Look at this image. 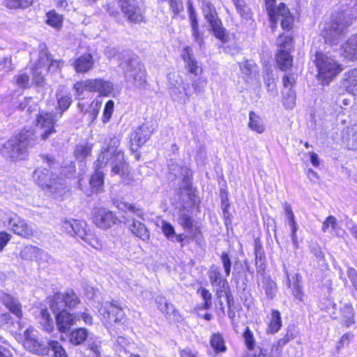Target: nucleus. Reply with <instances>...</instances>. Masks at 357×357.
Segmentation results:
<instances>
[{
  "label": "nucleus",
  "instance_id": "f257e3e1",
  "mask_svg": "<svg viewBox=\"0 0 357 357\" xmlns=\"http://www.w3.org/2000/svg\"><path fill=\"white\" fill-rule=\"evenodd\" d=\"M347 12L338 13L332 16L330 22L320 25L321 34L326 43L337 44L346 29L350 26L354 20Z\"/></svg>",
  "mask_w": 357,
  "mask_h": 357
},
{
  "label": "nucleus",
  "instance_id": "f03ea898",
  "mask_svg": "<svg viewBox=\"0 0 357 357\" xmlns=\"http://www.w3.org/2000/svg\"><path fill=\"white\" fill-rule=\"evenodd\" d=\"M33 134L30 130L21 132L17 137L12 138L4 143L1 151L11 160H21L24 158L28 148L34 146Z\"/></svg>",
  "mask_w": 357,
  "mask_h": 357
},
{
  "label": "nucleus",
  "instance_id": "7ed1b4c3",
  "mask_svg": "<svg viewBox=\"0 0 357 357\" xmlns=\"http://www.w3.org/2000/svg\"><path fill=\"white\" fill-rule=\"evenodd\" d=\"M315 65L317 68V79L324 85H328L343 70V67L333 57L322 52H317Z\"/></svg>",
  "mask_w": 357,
  "mask_h": 357
},
{
  "label": "nucleus",
  "instance_id": "20e7f679",
  "mask_svg": "<svg viewBox=\"0 0 357 357\" xmlns=\"http://www.w3.org/2000/svg\"><path fill=\"white\" fill-rule=\"evenodd\" d=\"M275 0H266V10L271 22V28L274 30L278 21H280L283 29H291L293 26L294 17L290 13L289 8L284 3H280L275 8Z\"/></svg>",
  "mask_w": 357,
  "mask_h": 357
},
{
  "label": "nucleus",
  "instance_id": "39448f33",
  "mask_svg": "<svg viewBox=\"0 0 357 357\" xmlns=\"http://www.w3.org/2000/svg\"><path fill=\"white\" fill-rule=\"evenodd\" d=\"M277 45L276 63L282 70L285 71L289 69L293 63V58L290 54L293 49L292 38L280 35L277 39Z\"/></svg>",
  "mask_w": 357,
  "mask_h": 357
},
{
  "label": "nucleus",
  "instance_id": "423d86ee",
  "mask_svg": "<svg viewBox=\"0 0 357 357\" xmlns=\"http://www.w3.org/2000/svg\"><path fill=\"white\" fill-rule=\"evenodd\" d=\"M126 79L136 86H142L146 83V70L144 65L136 60H129L121 64Z\"/></svg>",
  "mask_w": 357,
  "mask_h": 357
},
{
  "label": "nucleus",
  "instance_id": "0eeeda50",
  "mask_svg": "<svg viewBox=\"0 0 357 357\" xmlns=\"http://www.w3.org/2000/svg\"><path fill=\"white\" fill-rule=\"evenodd\" d=\"M98 310L102 317L103 321L109 325L124 323V311L114 301L101 303Z\"/></svg>",
  "mask_w": 357,
  "mask_h": 357
},
{
  "label": "nucleus",
  "instance_id": "6e6552de",
  "mask_svg": "<svg viewBox=\"0 0 357 357\" xmlns=\"http://www.w3.org/2000/svg\"><path fill=\"white\" fill-rule=\"evenodd\" d=\"M80 303V300L75 292L69 289L63 293H56L50 301V307L56 313L61 309L74 308Z\"/></svg>",
  "mask_w": 357,
  "mask_h": 357
},
{
  "label": "nucleus",
  "instance_id": "1a4fd4ad",
  "mask_svg": "<svg viewBox=\"0 0 357 357\" xmlns=\"http://www.w3.org/2000/svg\"><path fill=\"white\" fill-rule=\"evenodd\" d=\"M56 121L55 116L52 113L42 112L37 116L36 133L42 140H47L52 134L56 132Z\"/></svg>",
  "mask_w": 357,
  "mask_h": 357
},
{
  "label": "nucleus",
  "instance_id": "9d476101",
  "mask_svg": "<svg viewBox=\"0 0 357 357\" xmlns=\"http://www.w3.org/2000/svg\"><path fill=\"white\" fill-rule=\"evenodd\" d=\"M205 19L210 24L214 36L221 41H225V29L220 20L218 17L217 12L211 3H206L203 8Z\"/></svg>",
  "mask_w": 357,
  "mask_h": 357
},
{
  "label": "nucleus",
  "instance_id": "9b49d317",
  "mask_svg": "<svg viewBox=\"0 0 357 357\" xmlns=\"http://www.w3.org/2000/svg\"><path fill=\"white\" fill-rule=\"evenodd\" d=\"M120 6L125 16L131 22L138 23L144 20V8L138 0H119Z\"/></svg>",
  "mask_w": 357,
  "mask_h": 357
},
{
  "label": "nucleus",
  "instance_id": "f8f14e48",
  "mask_svg": "<svg viewBox=\"0 0 357 357\" xmlns=\"http://www.w3.org/2000/svg\"><path fill=\"white\" fill-rule=\"evenodd\" d=\"M8 225L15 234L24 238H29L36 233L33 224L28 222L16 214L9 218Z\"/></svg>",
  "mask_w": 357,
  "mask_h": 357
},
{
  "label": "nucleus",
  "instance_id": "ddd939ff",
  "mask_svg": "<svg viewBox=\"0 0 357 357\" xmlns=\"http://www.w3.org/2000/svg\"><path fill=\"white\" fill-rule=\"evenodd\" d=\"M118 140L112 139L107 147L102 149L95 162L96 169H101L107 165H112V163H114L116 155L122 153V151L118 149Z\"/></svg>",
  "mask_w": 357,
  "mask_h": 357
},
{
  "label": "nucleus",
  "instance_id": "4468645a",
  "mask_svg": "<svg viewBox=\"0 0 357 357\" xmlns=\"http://www.w3.org/2000/svg\"><path fill=\"white\" fill-rule=\"evenodd\" d=\"M36 183L43 188H54L59 190L61 184L57 183L56 179L52 178V173L46 168H38L33 174Z\"/></svg>",
  "mask_w": 357,
  "mask_h": 357
},
{
  "label": "nucleus",
  "instance_id": "2eb2a0df",
  "mask_svg": "<svg viewBox=\"0 0 357 357\" xmlns=\"http://www.w3.org/2000/svg\"><path fill=\"white\" fill-rule=\"evenodd\" d=\"M93 221L101 229H107L114 225L116 217L114 213L105 208H98L93 211Z\"/></svg>",
  "mask_w": 357,
  "mask_h": 357
},
{
  "label": "nucleus",
  "instance_id": "dca6fc26",
  "mask_svg": "<svg viewBox=\"0 0 357 357\" xmlns=\"http://www.w3.org/2000/svg\"><path fill=\"white\" fill-rule=\"evenodd\" d=\"M55 314L56 326L59 331L63 333L68 331L79 319L77 314H71L65 309H61Z\"/></svg>",
  "mask_w": 357,
  "mask_h": 357
},
{
  "label": "nucleus",
  "instance_id": "f3484780",
  "mask_svg": "<svg viewBox=\"0 0 357 357\" xmlns=\"http://www.w3.org/2000/svg\"><path fill=\"white\" fill-rule=\"evenodd\" d=\"M86 224L84 222L78 221L74 219L65 220L62 222V229L68 234L77 236L82 240L87 233Z\"/></svg>",
  "mask_w": 357,
  "mask_h": 357
},
{
  "label": "nucleus",
  "instance_id": "a211bd4d",
  "mask_svg": "<svg viewBox=\"0 0 357 357\" xmlns=\"http://www.w3.org/2000/svg\"><path fill=\"white\" fill-rule=\"evenodd\" d=\"M158 308L165 314L169 321L177 322L181 319V315L174 306L167 302L163 296H158L155 299Z\"/></svg>",
  "mask_w": 357,
  "mask_h": 357
},
{
  "label": "nucleus",
  "instance_id": "6ab92c4d",
  "mask_svg": "<svg viewBox=\"0 0 357 357\" xmlns=\"http://www.w3.org/2000/svg\"><path fill=\"white\" fill-rule=\"evenodd\" d=\"M181 57L184 62V66L188 70L189 73L197 75L199 66L190 47L186 46L184 47L181 53Z\"/></svg>",
  "mask_w": 357,
  "mask_h": 357
},
{
  "label": "nucleus",
  "instance_id": "aec40b11",
  "mask_svg": "<svg viewBox=\"0 0 357 357\" xmlns=\"http://www.w3.org/2000/svg\"><path fill=\"white\" fill-rule=\"evenodd\" d=\"M152 130L146 123H143L138 127L131 136L132 145L140 146L145 144L152 134Z\"/></svg>",
  "mask_w": 357,
  "mask_h": 357
},
{
  "label": "nucleus",
  "instance_id": "412c9836",
  "mask_svg": "<svg viewBox=\"0 0 357 357\" xmlns=\"http://www.w3.org/2000/svg\"><path fill=\"white\" fill-rule=\"evenodd\" d=\"M342 142L347 149L357 151V126L342 130Z\"/></svg>",
  "mask_w": 357,
  "mask_h": 357
},
{
  "label": "nucleus",
  "instance_id": "4be33fe9",
  "mask_svg": "<svg viewBox=\"0 0 357 357\" xmlns=\"http://www.w3.org/2000/svg\"><path fill=\"white\" fill-rule=\"evenodd\" d=\"M284 213L287 217V223L291 227V238L293 244L296 248L298 247V237L296 232L298 230V226L295 220V216L293 213L292 208L287 202L284 203Z\"/></svg>",
  "mask_w": 357,
  "mask_h": 357
},
{
  "label": "nucleus",
  "instance_id": "5701e85b",
  "mask_svg": "<svg viewBox=\"0 0 357 357\" xmlns=\"http://www.w3.org/2000/svg\"><path fill=\"white\" fill-rule=\"evenodd\" d=\"M128 229L135 236L140 240L147 242L150 238V231L146 225L133 219L132 222L128 225Z\"/></svg>",
  "mask_w": 357,
  "mask_h": 357
},
{
  "label": "nucleus",
  "instance_id": "b1692460",
  "mask_svg": "<svg viewBox=\"0 0 357 357\" xmlns=\"http://www.w3.org/2000/svg\"><path fill=\"white\" fill-rule=\"evenodd\" d=\"M0 301L7 307L9 310L20 319L22 316L20 304L17 299L11 296L10 294L4 292L0 293Z\"/></svg>",
  "mask_w": 357,
  "mask_h": 357
},
{
  "label": "nucleus",
  "instance_id": "393cba45",
  "mask_svg": "<svg viewBox=\"0 0 357 357\" xmlns=\"http://www.w3.org/2000/svg\"><path fill=\"white\" fill-rule=\"evenodd\" d=\"M169 171L175 177L183 178L188 182L191 176L190 170L185 166L178 164L175 160L171 159L168 163Z\"/></svg>",
  "mask_w": 357,
  "mask_h": 357
},
{
  "label": "nucleus",
  "instance_id": "a878e982",
  "mask_svg": "<svg viewBox=\"0 0 357 357\" xmlns=\"http://www.w3.org/2000/svg\"><path fill=\"white\" fill-rule=\"evenodd\" d=\"M93 59L91 54L79 56L74 63V68L77 73H86L93 66Z\"/></svg>",
  "mask_w": 357,
  "mask_h": 357
},
{
  "label": "nucleus",
  "instance_id": "bb28decb",
  "mask_svg": "<svg viewBox=\"0 0 357 357\" xmlns=\"http://www.w3.org/2000/svg\"><path fill=\"white\" fill-rule=\"evenodd\" d=\"M111 166L113 174L120 175L122 178L128 175V165L125 161L123 152L116 155V160Z\"/></svg>",
  "mask_w": 357,
  "mask_h": 357
},
{
  "label": "nucleus",
  "instance_id": "cd10ccee",
  "mask_svg": "<svg viewBox=\"0 0 357 357\" xmlns=\"http://www.w3.org/2000/svg\"><path fill=\"white\" fill-rule=\"evenodd\" d=\"M344 56L349 60L357 59V33L351 36L342 45Z\"/></svg>",
  "mask_w": 357,
  "mask_h": 357
},
{
  "label": "nucleus",
  "instance_id": "c85d7f7f",
  "mask_svg": "<svg viewBox=\"0 0 357 357\" xmlns=\"http://www.w3.org/2000/svg\"><path fill=\"white\" fill-rule=\"evenodd\" d=\"M36 331L33 329H26L24 333L25 337L24 347L30 351L37 353L40 351L41 344L36 339Z\"/></svg>",
  "mask_w": 357,
  "mask_h": 357
},
{
  "label": "nucleus",
  "instance_id": "c756f323",
  "mask_svg": "<svg viewBox=\"0 0 357 357\" xmlns=\"http://www.w3.org/2000/svg\"><path fill=\"white\" fill-rule=\"evenodd\" d=\"M215 287V295L218 298L225 296L228 307H231L234 303L233 296L230 291V288L227 280L214 285Z\"/></svg>",
  "mask_w": 357,
  "mask_h": 357
},
{
  "label": "nucleus",
  "instance_id": "7c9ffc66",
  "mask_svg": "<svg viewBox=\"0 0 357 357\" xmlns=\"http://www.w3.org/2000/svg\"><path fill=\"white\" fill-rule=\"evenodd\" d=\"M114 204L121 211L124 212L130 211L136 215L138 218L144 219V212L142 208L136 206L132 204L118 199L114 201Z\"/></svg>",
  "mask_w": 357,
  "mask_h": 357
},
{
  "label": "nucleus",
  "instance_id": "2f4dec72",
  "mask_svg": "<svg viewBox=\"0 0 357 357\" xmlns=\"http://www.w3.org/2000/svg\"><path fill=\"white\" fill-rule=\"evenodd\" d=\"M169 89L173 100L181 103L188 102L192 94L188 86L183 87L184 94H183L182 91L179 89V87L169 88Z\"/></svg>",
  "mask_w": 357,
  "mask_h": 357
},
{
  "label": "nucleus",
  "instance_id": "473e14b6",
  "mask_svg": "<svg viewBox=\"0 0 357 357\" xmlns=\"http://www.w3.org/2000/svg\"><path fill=\"white\" fill-rule=\"evenodd\" d=\"M44 254L47 255L41 248L30 245L21 250L20 257L24 260L32 261Z\"/></svg>",
  "mask_w": 357,
  "mask_h": 357
},
{
  "label": "nucleus",
  "instance_id": "72a5a7b5",
  "mask_svg": "<svg viewBox=\"0 0 357 357\" xmlns=\"http://www.w3.org/2000/svg\"><path fill=\"white\" fill-rule=\"evenodd\" d=\"M89 335L87 330L84 328H78L70 333L69 342L75 346L84 342Z\"/></svg>",
  "mask_w": 357,
  "mask_h": 357
},
{
  "label": "nucleus",
  "instance_id": "f704fd0d",
  "mask_svg": "<svg viewBox=\"0 0 357 357\" xmlns=\"http://www.w3.org/2000/svg\"><path fill=\"white\" fill-rule=\"evenodd\" d=\"M343 85L347 91L357 96V69H355L346 76Z\"/></svg>",
  "mask_w": 357,
  "mask_h": 357
},
{
  "label": "nucleus",
  "instance_id": "c9c22d12",
  "mask_svg": "<svg viewBox=\"0 0 357 357\" xmlns=\"http://www.w3.org/2000/svg\"><path fill=\"white\" fill-rule=\"evenodd\" d=\"M340 312L341 314L340 319L347 327H349L354 323V312L351 305L344 304L343 306L340 307Z\"/></svg>",
  "mask_w": 357,
  "mask_h": 357
},
{
  "label": "nucleus",
  "instance_id": "e433bc0d",
  "mask_svg": "<svg viewBox=\"0 0 357 357\" xmlns=\"http://www.w3.org/2000/svg\"><path fill=\"white\" fill-rule=\"evenodd\" d=\"M282 327V319L280 312L277 310H272L271 315L268 326V332L275 333Z\"/></svg>",
  "mask_w": 357,
  "mask_h": 357
},
{
  "label": "nucleus",
  "instance_id": "4c0bfd02",
  "mask_svg": "<svg viewBox=\"0 0 357 357\" xmlns=\"http://www.w3.org/2000/svg\"><path fill=\"white\" fill-rule=\"evenodd\" d=\"M248 127L252 130L260 134L265 130L262 119L254 112H250L249 113Z\"/></svg>",
  "mask_w": 357,
  "mask_h": 357
},
{
  "label": "nucleus",
  "instance_id": "58836bf2",
  "mask_svg": "<svg viewBox=\"0 0 357 357\" xmlns=\"http://www.w3.org/2000/svg\"><path fill=\"white\" fill-rule=\"evenodd\" d=\"M287 280H288V285L289 287L291 289V291L293 295L295 296L296 298H297L299 301H302L303 299V291L301 289V286L300 285V278L301 275L298 273L295 274L292 277L293 282L291 283V280L289 278L288 273H287Z\"/></svg>",
  "mask_w": 357,
  "mask_h": 357
},
{
  "label": "nucleus",
  "instance_id": "ea45409f",
  "mask_svg": "<svg viewBox=\"0 0 357 357\" xmlns=\"http://www.w3.org/2000/svg\"><path fill=\"white\" fill-rule=\"evenodd\" d=\"M38 65L40 68L42 66H47L49 70L52 68L60 69L63 65V61L61 60H52L47 54L42 53L39 56Z\"/></svg>",
  "mask_w": 357,
  "mask_h": 357
},
{
  "label": "nucleus",
  "instance_id": "a19ab883",
  "mask_svg": "<svg viewBox=\"0 0 357 357\" xmlns=\"http://www.w3.org/2000/svg\"><path fill=\"white\" fill-rule=\"evenodd\" d=\"M331 229L337 236L340 235V227L337 224L336 218L333 215L328 216L323 222L321 230L323 232H327Z\"/></svg>",
  "mask_w": 357,
  "mask_h": 357
},
{
  "label": "nucleus",
  "instance_id": "79ce46f5",
  "mask_svg": "<svg viewBox=\"0 0 357 357\" xmlns=\"http://www.w3.org/2000/svg\"><path fill=\"white\" fill-rule=\"evenodd\" d=\"M39 322L43 330L50 332L54 328L53 320L47 310H43L40 312Z\"/></svg>",
  "mask_w": 357,
  "mask_h": 357
},
{
  "label": "nucleus",
  "instance_id": "37998d69",
  "mask_svg": "<svg viewBox=\"0 0 357 357\" xmlns=\"http://www.w3.org/2000/svg\"><path fill=\"white\" fill-rule=\"evenodd\" d=\"M211 346L216 354L226 351V346L220 333H213L211 338Z\"/></svg>",
  "mask_w": 357,
  "mask_h": 357
},
{
  "label": "nucleus",
  "instance_id": "c03bdc74",
  "mask_svg": "<svg viewBox=\"0 0 357 357\" xmlns=\"http://www.w3.org/2000/svg\"><path fill=\"white\" fill-rule=\"evenodd\" d=\"M263 288L264 289L266 296L269 299H273L277 294V284L269 277L266 278L264 281Z\"/></svg>",
  "mask_w": 357,
  "mask_h": 357
},
{
  "label": "nucleus",
  "instance_id": "a18cd8bd",
  "mask_svg": "<svg viewBox=\"0 0 357 357\" xmlns=\"http://www.w3.org/2000/svg\"><path fill=\"white\" fill-rule=\"evenodd\" d=\"M56 97L58 107L62 113L63 112L66 110L71 105V102L73 101L71 96L70 95V93H62V91H60L59 93H57Z\"/></svg>",
  "mask_w": 357,
  "mask_h": 357
},
{
  "label": "nucleus",
  "instance_id": "49530a36",
  "mask_svg": "<svg viewBox=\"0 0 357 357\" xmlns=\"http://www.w3.org/2000/svg\"><path fill=\"white\" fill-rule=\"evenodd\" d=\"M294 337L295 335L293 328L288 327L283 337L278 340L277 342L273 345V349H275L276 351L280 350L284 345L292 340Z\"/></svg>",
  "mask_w": 357,
  "mask_h": 357
},
{
  "label": "nucleus",
  "instance_id": "de8ad7c7",
  "mask_svg": "<svg viewBox=\"0 0 357 357\" xmlns=\"http://www.w3.org/2000/svg\"><path fill=\"white\" fill-rule=\"evenodd\" d=\"M104 183V174L100 169H96V172L91 176L90 179V184L93 190L98 191L99 189L103 185Z\"/></svg>",
  "mask_w": 357,
  "mask_h": 357
},
{
  "label": "nucleus",
  "instance_id": "09e8293b",
  "mask_svg": "<svg viewBox=\"0 0 357 357\" xmlns=\"http://www.w3.org/2000/svg\"><path fill=\"white\" fill-rule=\"evenodd\" d=\"M47 24L56 28L60 29L62 26L63 17L57 14L54 10L50 11L47 14Z\"/></svg>",
  "mask_w": 357,
  "mask_h": 357
},
{
  "label": "nucleus",
  "instance_id": "8fccbe9b",
  "mask_svg": "<svg viewBox=\"0 0 357 357\" xmlns=\"http://www.w3.org/2000/svg\"><path fill=\"white\" fill-rule=\"evenodd\" d=\"M92 144H79L75 150V156L79 160H84L91 153Z\"/></svg>",
  "mask_w": 357,
  "mask_h": 357
},
{
  "label": "nucleus",
  "instance_id": "3c124183",
  "mask_svg": "<svg viewBox=\"0 0 357 357\" xmlns=\"http://www.w3.org/2000/svg\"><path fill=\"white\" fill-rule=\"evenodd\" d=\"M32 3L33 0H4L5 6L10 9L25 8Z\"/></svg>",
  "mask_w": 357,
  "mask_h": 357
},
{
  "label": "nucleus",
  "instance_id": "603ef678",
  "mask_svg": "<svg viewBox=\"0 0 357 357\" xmlns=\"http://www.w3.org/2000/svg\"><path fill=\"white\" fill-rule=\"evenodd\" d=\"M238 13L244 18H251L250 8L247 6L245 0H233Z\"/></svg>",
  "mask_w": 357,
  "mask_h": 357
},
{
  "label": "nucleus",
  "instance_id": "864d4df0",
  "mask_svg": "<svg viewBox=\"0 0 357 357\" xmlns=\"http://www.w3.org/2000/svg\"><path fill=\"white\" fill-rule=\"evenodd\" d=\"M100 84L97 86V91L100 93L102 96H107L111 93L113 89V84L108 82L105 81L102 79H99Z\"/></svg>",
  "mask_w": 357,
  "mask_h": 357
},
{
  "label": "nucleus",
  "instance_id": "5fc2aeb1",
  "mask_svg": "<svg viewBox=\"0 0 357 357\" xmlns=\"http://www.w3.org/2000/svg\"><path fill=\"white\" fill-rule=\"evenodd\" d=\"M197 292L200 294L202 299L204 301L202 308L208 310L212 307V294L205 288L200 287Z\"/></svg>",
  "mask_w": 357,
  "mask_h": 357
},
{
  "label": "nucleus",
  "instance_id": "6e6d98bb",
  "mask_svg": "<svg viewBox=\"0 0 357 357\" xmlns=\"http://www.w3.org/2000/svg\"><path fill=\"white\" fill-rule=\"evenodd\" d=\"M207 81L204 78H198L192 81V86L193 93L197 96L200 95L204 92L206 86Z\"/></svg>",
  "mask_w": 357,
  "mask_h": 357
},
{
  "label": "nucleus",
  "instance_id": "4d7b16f0",
  "mask_svg": "<svg viewBox=\"0 0 357 357\" xmlns=\"http://www.w3.org/2000/svg\"><path fill=\"white\" fill-rule=\"evenodd\" d=\"M178 223L186 229H190L193 227V219L185 212H181L178 217Z\"/></svg>",
  "mask_w": 357,
  "mask_h": 357
},
{
  "label": "nucleus",
  "instance_id": "13d9d810",
  "mask_svg": "<svg viewBox=\"0 0 357 357\" xmlns=\"http://www.w3.org/2000/svg\"><path fill=\"white\" fill-rule=\"evenodd\" d=\"M48 346L54 351L56 357H67L64 349L57 341L51 340L48 342Z\"/></svg>",
  "mask_w": 357,
  "mask_h": 357
},
{
  "label": "nucleus",
  "instance_id": "bf43d9fd",
  "mask_svg": "<svg viewBox=\"0 0 357 357\" xmlns=\"http://www.w3.org/2000/svg\"><path fill=\"white\" fill-rule=\"evenodd\" d=\"M284 106L289 109H292L296 105V95L295 92L291 89H289L287 96H284Z\"/></svg>",
  "mask_w": 357,
  "mask_h": 357
},
{
  "label": "nucleus",
  "instance_id": "052dcab7",
  "mask_svg": "<svg viewBox=\"0 0 357 357\" xmlns=\"http://www.w3.org/2000/svg\"><path fill=\"white\" fill-rule=\"evenodd\" d=\"M100 107L101 103L98 101L93 102L91 104L89 109L86 112V114H89L91 121H93L96 119Z\"/></svg>",
  "mask_w": 357,
  "mask_h": 357
},
{
  "label": "nucleus",
  "instance_id": "680f3d73",
  "mask_svg": "<svg viewBox=\"0 0 357 357\" xmlns=\"http://www.w3.org/2000/svg\"><path fill=\"white\" fill-rule=\"evenodd\" d=\"M114 103L113 100H108L105 104L102 116V122L104 123H107L110 120L114 111Z\"/></svg>",
  "mask_w": 357,
  "mask_h": 357
},
{
  "label": "nucleus",
  "instance_id": "e2e57ef3",
  "mask_svg": "<svg viewBox=\"0 0 357 357\" xmlns=\"http://www.w3.org/2000/svg\"><path fill=\"white\" fill-rule=\"evenodd\" d=\"M82 240L96 249H99L102 246L100 241L93 234L88 231Z\"/></svg>",
  "mask_w": 357,
  "mask_h": 357
},
{
  "label": "nucleus",
  "instance_id": "0e129e2a",
  "mask_svg": "<svg viewBox=\"0 0 357 357\" xmlns=\"http://www.w3.org/2000/svg\"><path fill=\"white\" fill-rule=\"evenodd\" d=\"M162 231L163 234L170 240H172V238L174 236L175 231L174 227L166 221H162Z\"/></svg>",
  "mask_w": 357,
  "mask_h": 357
},
{
  "label": "nucleus",
  "instance_id": "69168bd1",
  "mask_svg": "<svg viewBox=\"0 0 357 357\" xmlns=\"http://www.w3.org/2000/svg\"><path fill=\"white\" fill-rule=\"evenodd\" d=\"M266 257L264 255L255 256V265L259 274L264 275L266 269Z\"/></svg>",
  "mask_w": 357,
  "mask_h": 357
},
{
  "label": "nucleus",
  "instance_id": "338daca9",
  "mask_svg": "<svg viewBox=\"0 0 357 357\" xmlns=\"http://www.w3.org/2000/svg\"><path fill=\"white\" fill-rule=\"evenodd\" d=\"M243 338L247 347L250 350L253 349L255 345V340L253 335L248 327L245 328V331L243 333Z\"/></svg>",
  "mask_w": 357,
  "mask_h": 357
},
{
  "label": "nucleus",
  "instance_id": "774afa93",
  "mask_svg": "<svg viewBox=\"0 0 357 357\" xmlns=\"http://www.w3.org/2000/svg\"><path fill=\"white\" fill-rule=\"evenodd\" d=\"M167 79L170 85L169 88L179 87L182 82L181 77L174 73L168 74Z\"/></svg>",
  "mask_w": 357,
  "mask_h": 357
}]
</instances>
